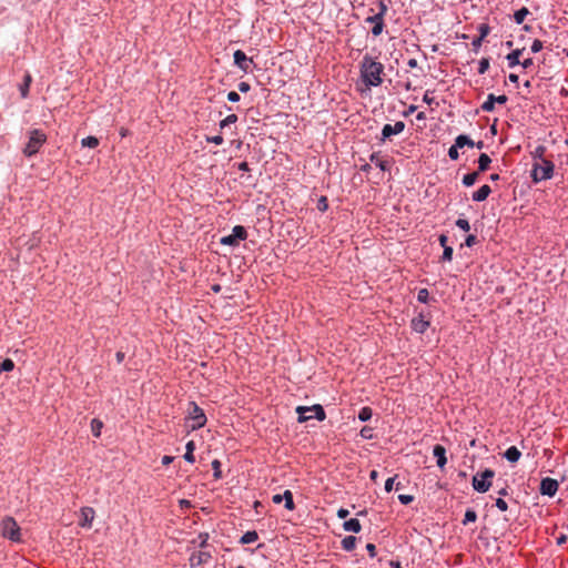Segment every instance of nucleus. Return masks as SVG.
Returning a JSON list of instances; mask_svg holds the SVG:
<instances>
[{
	"instance_id": "nucleus-3",
	"label": "nucleus",
	"mask_w": 568,
	"mask_h": 568,
	"mask_svg": "<svg viewBox=\"0 0 568 568\" xmlns=\"http://www.w3.org/2000/svg\"><path fill=\"white\" fill-rule=\"evenodd\" d=\"M45 141L47 135L44 134V132L38 129L31 130L29 132V141L23 149V154L26 156L34 155L36 153H38L40 148L45 143Z\"/></svg>"
},
{
	"instance_id": "nucleus-38",
	"label": "nucleus",
	"mask_w": 568,
	"mask_h": 568,
	"mask_svg": "<svg viewBox=\"0 0 568 568\" xmlns=\"http://www.w3.org/2000/svg\"><path fill=\"white\" fill-rule=\"evenodd\" d=\"M477 519V514L474 509H467L465 513V517L463 519V524L467 525L468 523H474Z\"/></svg>"
},
{
	"instance_id": "nucleus-7",
	"label": "nucleus",
	"mask_w": 568,
	"mask_h": 568,
	"mask_svg": "<svg viewBox=\"0 0 568 568\" xmlns=\"http://www.w3.org/2000/svg\"><path fill=\"white\" fill-rule=\"evenodd\" d=\"M247 231L244 226L242 225H236L233 227L232 230V234L230 235H226V236H223L221 240H220V243L222 245H227V246H239L240 245V242L241 241H244L247 239Z\"/></svg>"
},
{
	"instance_id": "nucleus-39",
	"label": "nucleus",
	"mask_w": 568,
	"mask_h": 568,
	"mask_svg": "<svg viewBox=\"0 0 568 568\" xmlns=\"http://www.w3.org/2000/svg\"><path fill=\"white\" fill-rule=\"evenodd\" d=\"M359 435L364 438V439H373L374 438V428L371 427V426H364L361 432H359Z\"/></svg>"
},
{
	"instance_id": "nucleus-53",
	"label": "nucleus",
	"mask_w": 568,
	"mask_h": 568,
	"mask_svg": "<svg viewBox=\"0 0 568 568\" xmlns=\"http://www.w3.org/2000/svg\"><path fill=\"white\" fill-rule=\"evenodd\" d=\"M483 41H484V39H481V38H479V37H476V38H474V39H473V41H471V45H473V50H474L475 52H478L479 48H480V47H481V44H483Z\"/></svg>"
},
{
	"instance_id": "nucleus-27",
	"label": "nucleus",
	"mask_w": 568,
	"mask_h": 568,
	"mask_svg": "<svg viewBox=\"0 0 568 568\" xmlns=\"http://www.w3.org/2000/svg\"><path fill=\"white\" fill-rule=\"evenodd\" d=\"M258 539V535L255 530L246 531L240 539L242 545L252 544Z\"/></svg>"
},
{
	"instance_id": "nucleus-57",
	"label": "nucleus",
	"mask_w": 568,
	"mask_h": 568,
	"mask_svg": "<svg viewBox=\"0 0 568 568\" xmlns=\"http://www.w3.org/2000/svg\"><path fill=\"white\" fill-rule=\"evenodd\" d=\"M239 90L242 92V93H246L251 90V85L248 82H240L239 85H237Z\"/></svg>"
},
{
	"instance_id": "nucleus-64",
	"label": "nucleus",
	"mask_w": 568,
	"mask_h": 568,
	"mask_svg": "<svg viewBox=\"0 0 568 568\" xmlns=\"http://www.w3.org/2000/svg\"><path fill=\"white\" fill-rule=\"evenodd\" d=\"M237 169H239L240 171H244V172H248V171L251 170V169H250V166H248V163H247V162H245V161H244V162L239 163Z\"/></svg>"
},
{
	"instance_id": "nucleus-32",
	"label": "nucleus",
	"mask_w": 568,
	"mask_h": 568,
	"mask_svg": "<svg viewBox=\"0 0 568 568\" xmlns=\"http://www.w3.org/2000/svg\"><path fill=\"white\" fill-rule=\"evenodd\" d=\"M372 416H373V410L368 406L362 407L359 413H358V419L361 422H367V420H369L372 418Z\"/></svg>"
},
{
	"instance_id": "nucleus-21",
	"label": "nucleus",
	"mask_w": 568,
	"mask_h": 568,
	"mask_svg": "<svg viewBox=\"0 0 568 568\" xmlns=\"http://www.w3.org/2000/svg\"><path fill=\"white\" fill-rule=\"evenodd\" d=\"M491 163V159L488 154L481 153L478 158V169L477 171L479 173H483L489 169V165Z\"/></svg>"
},
{
	"instance_id": "nucleus-33",
	"label": "nucleus",
	"mask_w": 568,
	"mask_h": 568,
	"mask_svg": "<svg viewBox=\"0 0 568 568\" xmlns=\"http://www.w3.org/2000/svg\"><path fill=\"white\" fill-rule=\"evenodd\" d=\"M481 110L485 112H493L495 110L494 94L487 95V100L481 104Z\"/></svg>"
},
{
	"instance_id": "nucleus-23",
	"label": "nucleus",
	"mask_w": 568,
	"mask_h": 568,
	"mask_svg": "<svg viewBox=\"0 0 568 568\" xmlns=\"http://www.w3.org/2000/svg\"><path fill=\"white\" fill-rule=\"evenodd\" d=\"M356 537L355 536H346L345 538L342 539V548L345 550V551H353L356 547Z\"/></svg>"
},
{
	"instance_id": "nucleus-55",
	"label": "nucleus",
	"mask_w": 568,
	"mask_h": 568,
	"mask_svg": "<svg viewBox=\"0 0 568 568\" xmlns=\"http://www.w3.org/2000/svg\"><path fill=\"white\" fill-rule=\"evenodd\" d=\"M430 91L427 90L423 97V101L425 103H427L428 105H432L433 103H435V99L433 97H430Z\"/></svg>"
},
{
	"instance_id": "nucleus-35",
	"label": "nucleus",
	"mask_w": 568,
	"mask_h": 568,
	"mask_svg": "<svg viewBox=\"0 0 568 568\" xmlns=\"http://www.w3.org/2000/svg\"><path fill=\"white\" fill-rule=\"evenodd\" d=\"M82 146L87 148H97L99 145V140L95 136H87L81 141Z\"/></svg>"
},
{
	"instance_id": "nucleus-8",
	"label": "nucleus",
	"mask_w": 568,
	"mask_h": 568,
	"mask_svg": "<svg viewBox=\"0 0 568 568\" xmlns=\"http://www.w3.org/2000/svg\"><path fill=\"white\" fill-rule=\"evenodd\" d=\"M189 417L192 420L191 428L192 430L200 429L206 424V416L204 410L194 402L190 403V412Z\"/></svg>"
},
{
	"instance_id": "nucleus-24",
	"label": "nucleus",
	"mask_w": 568,
	"mask_h": 568,
	"mask_svg": "<svg viewBox=\"0 0 568 568\" xmlns=\"http://www.w3.org/2000/svg\"><path fill=\"white\" fill-rule=\"evenodd\" d=\"M31 82H32V77L30 75V73H26L24 79H23V83L20 84V87H19L21 97L23 99H26L28 97L29 88H30Z\"/></svg>"
},
{
	"instance_id": "nucleus-41",
	"label": "nucleus",
	"mask_w": 568,
	"mask_h": 568,
	"mask_svg": "<svg viewBox=\"0 0 568 568\" xmlns=\"http://www.w3.org/2000/svg\"><path fill=\"white\" fill-rule=\"evenodd\" d=\"M417 301L419 303H424V304L428 303V301H429V292H428L427 288H420L418 291V293H417Z\"/></svg>"
},
{
	"instance_id": "nucleus-14",
	"label": "nucleus",
	"mask_w": 568,
	"mask_h": 568,
	"mask_svg": "<svg viewBox=\"0 0 568 568\" xmlns=\"http://www.w3.org/2000/svg\"><path fill=\"white\" fill-rule=\"evenodd\" d=\"M376 18H377V16L374 13L372 16H368L365 19L366 23H369L373 26L371 29V32L374 37L381 36L385 28V20L381 18V22H379V20H376Z\"/></svg>"
},
{
	"instance_id": "nucleus-5",
	"label": "nucleus",
	"mask_w": 568,
	"mask_h": 568,
	"mask_svg": "<svg viewBox=\"0 0 568 568\" xmlns=\"http://www.w3.org/2000/svg\"><path fill=\"white\" fill-rule=\"evenodd\" d=\"M495 476V471L493 469H485L480 474H477L473 477V487L478 493H486L489 490L491 486V479Z\"/></svg>"
},
{
	"instance_id": "nucleus-6",
	"label": "nucleus",
	"mask_w": 568,
	"mask_h": 568,
	"mask_svg": "<svg viewBox=\"0 0 568 568\" xmlns=\"http://www.w3.org/2000/svg\"><path fill=\"white\" fill-rule=\"evenodd\" d=\"M1 531L4 538L12 541L21 540L20 527L12 517H6L1 523Z\"/></svg>"
},
{
	"instance_id": "nucleus-61",
	"label": "nucleus",
	"mask_w": 568,
	"mask_h": 568,
	"mask_svg": "<svg viewBox=\"0 0 568 568\" xmlns=\"http://www.w3.org/2000/svg\"><path fill=\"white\" fill-rule=\"evenodd\" d=\"M349 515V511L345 508H339L337 510V517L341 518V519H345L347 518V516Z\"/></svg>"
},
{
	"instance_id": "nucleus-34",
	"label": "nucleus",
	"mask_w": 568,
	"mask_h": 568,
	"mask_svg": "<svg viewBox=\"0 0 568 568\" xmlns=\"http://www.w3.org/2000/svg\"><path fill=\"white\" fill-rule=\"evenodd\" d=\"M388 11L387 4L384 0H378V11L375 13L377 16L376 20L381 21V18L385 20V16Z\"/></svg>"
},
{
	"instance_id": "nucleus-12",
	"label": "nucleus",
	"mask_w": 568,
	"mask_h": 568,
	"mask_svg": "<svg viewBox=\"0 0 568 568\" xmlns=\"http://www.w3.org/2000/svg\"><path fill=\"white\" fill-rule=\"evenodd\" d=\"M430 322L426 320V316L423 313H419L418 316L414 317L410 322V327L414 332L423 334L429 327Z\"/></svg>"
},
{
	"instance_id": "nucleus-26",
	"label": "nucleus",
	"mask_w": 568,
	"mask_h": 568,
	"mask_svg": "<svg viewBox=\"0 0 568 568\" xmlns=\"http://www.w3.org/2000/svg\"><path fill=\"white\" fill-rule=\"evenodd\" d=\"M186 452L184 454V459L187 462V463H191L193 464L195 462V457H194V449H195V444L193 440H190L186 446Z\"/></svg>"
},
{
	"instance_id": "nucleus-62",
	"label": "nucleus",
	"mask_w": 568,
	"mask_h": 568,
	"mask_svg": "<svg viewBox=\"0 0 568 568\" xmlns=\"http://www.w3.org/2000/svg\"><path fill=\"white\" fill-rule=\"evenodd\" d=\"M438 241H439V244H440L442 247L448 246L447 245V242H448V236L447 235L440 234L439 237H438Z\"/></svg>"
},
{
	"instance_id": "nucleus-58",
	"label": "nucleus",
	"mask_w": 568,
	"mask_h": 568,
	"mask_svg": "<svg viewBox=\"0 0 568 568\" xmlns=\"http://www.w3.org/2000/svg\"><path fill=\"white\" fill-rule=\"evenodd\" d=\"M366 550H367L369 557H372V558H374L376 556V554H377L376 552V546L374 544H371V542L366 545Z\"/></svg>"
},
{
	"instance_id": "nucleus-9",
	"label": "nucleus",
	"mask_w": 568,
	"mask_h": 568,
	"mask_svg": "<svg viewBox=\"0 0 568 568\" xmlns=\"http://www.w3.org/2000/svg\"><path fill=\"white\" fill-rule=\"evenodd\" d=\"M558 487L559 484L556 479L546 477L541 479L539 490L541 495L552 497L556 495Z\"/></svg>"
},
{
	"instance_id": "nucleus-60",
	"label": "nucleus",
	"mask_w": 568,
	"mask_h": 568,
	"mask_svg": "<svg viewBox=\"0 0 568 568\" xmlns=\"http://www.w3.org/2000/svg\"><path fill=\"white\" fill-rule=\"evenodd\" d=\"M395 478H396V476H395V477H390V478H388V479L385 481V490H386L387 493L392 491V489H393V485H394V481H395Z\"/></svg>"
},
{
	"instance_id": "nucleus-42",
	"label": "nucleus",
	"mask_w": 568,
	"mask_h": 568,
	"mask_svg": "<svg viewBox=\"0 0 568 568\" xmlns=\"http://www.w3.org/2000/svg\"><path fill=\"white\" fill-rule=\"evenodd\" d=\"M443 248H444V251H443V255H442L440 260L443 262H450L453 260V252H454L453 247L448 245Z\"/></svg>"
},
{
	"instance_id": "nucleus-4",
	"label": "nucleus",
	"mask_w": 568,
	"mask_h": 568,
	"mask_svg": "<svg viewBox=\"0 0 568 568\" xmlns=\"http://www.w3.org/2000/svg\"><path fill=\"white\" fill-rule=\"evenodd\" d=\"M307 412H313L314 417L317 420L322 422L326 418V413H325L323 406L320 404H315L310 407L308 406H298V407H296V413L298 414V417H297L298 423H305L312 418L311 415H306Z\"/></svg>"
},
{
	"instance_id": "nucleus-17",
	"label": "nucleus",
	"mask_w": 568,
	"mask_h": 568,
	"mask_svg": "<svg viewBox=\"0 0 568 568\" xmlns=\"http://www.w3.org/2000/svg\"><path fill=\"white\" fill-rule=\"evenodd\" d=\"M490 193H491L490 186L487 184H484L476 192L473 193L471 199L475 202H483L489 196Z\"/></svg>"
},
{
	"instance_id": "nucleus-16",
	"label": "nucleus",
	"mask_w": 568,
	"mask_h": 568,
	"mask_svg": "<svg viewBox=\"0 0 568 568\" xmlns=\"http://www.w3.org/2000/svg\"><path fill=\"white\" fill-rule=\"evenodd\" d=\"M211 558L210 552L206 551H199L194 552L190 557V565L191 567L200 566L204 562H206Z\"/></svg>"
},
{
	"instance_id": "nucleus-20",
	"label": "nucleus",
	"mask_w": 568,
	"mask_h": 568,
	"mask_svg": "<svg viewBox=\"0 0 568 568\" xmlns=\"http://www.w3.org/2000/svg\"><path fill=\"white\" fill-rule=\"evenodd\" d=\"M521 456L520 450L516 446L507 448L504 453V457L510 463H517Z\"/></svg>"
},
{
	"instance_id": "nucleus-11",
	"label": "nucleus",
	"mask_w": 568,
	"mask_h": 568,
	"mask_svg": "<svg viewBox=\"0 0 568 568\" xmlns=\"http://www.w3.org/2000/svg\"><path fill=\"white\" fill-rule=\"evenodd\" d=\"M405 123L403 121L395 122L394 125L385 124L382 129V138L381 141H385L389 139L392 135L399 134L404 131Z\"/></svg>"
},
{
	"instance_id": "nucleus-40",
	"label": "nucleus",
	"mask_w": 568,
	"mask_h": 568,
	"mask_svg": "<svg viewBox=\"0 0 568 568\" xmlns=\"http://www.w3.org/2000/svg\"><path fill=\"white\" fill-rule=\"evenodd\" d=\"M14 368V363L12 359L10 358H6L1 364H0V374L2 372H11L12 369Z\"/></svg>"
},
{
	"instance_id": "nucleus-13",
	"label": "nucleus",
	"mask_w": 568,
	"mask_h": 568,
	"mask_svg": "<svg viewBox=\"0 0 568 568\" xmlns=\"http://www.w3.org/2000/svg\"><path fill=\"white\" fill-rule=\"evenodd\" d=\"M81 519L79 521V525L83 528H91L92 523L95 517V511L91 507H83L80 510Z\"/></svg>"
},
{
	"instance_id": "nucleus-1",
	"label": "nucleus",
	"mask_w": 568,
	"mask_h": 568,
	"mask_svg": "<svg viewBox=\"0 0 568 568\" xmlns=\"http://www.w3.org/2000/svg\"><path fill=\"white\" fill-rule=\"evenodd\" d=\"M383 63L376 61L369 54H365L361 62V78L367 87H378L383 83Z\"/></svg>"
},
{
	"instance_id": "nucleus-59",
	"label": "nucleus",
	"mask_w": 568,
	"mask_h": 568,
	"mask_svg": "<svg viewBox=\"0 0 568 568\" xmlns=\"http://www.w3.org/2000/svg\"><path fill=\"white\" fill-rule=\"evenodd\" d=\"M507 101H508L507 95H505V94H501V95H495V94H494V102H495V103H498V104H505Z\"/></svg>"
},
{
	"instance_id": "nucleus-31",
	"label": "nucleus",
	"mask_w": 568,
	"mask_h": 568,
	"mask_svg": "<svg viewBox=\"0 0 568 568\" xmlns=\"http://www.w3.org/2000/svg\"><path fill=\"white\" fill-rule=\"evenodd\" d=\"M102 428L103 423L100 419L94 418L91 420V432L94 437H100Z\"/></svg>"
},
{
	"instance_id": "nucleus-56",
	"label": "nucleus",
	"mask_w": 568,
	"mask_h": 568,
	"mask_svg": "<svg viewBox=\"0 0 568 568\" xmlns=\"http://www.w3.org/2000/svg\"><path fill=\"white\" fill-rule=\"evenodd\" d=\"M240 94L235 91H231L227 93V100L230 102H239L240 101Z\"/></svg>"
},
{
	"instance_id": "nucleus-49",
	"label": "nucleus",
	"mask_w": 568,
	"mask_h": 568,
	"mask_svg": "<svg viewBox=\"0 0 568 568\" xmlns=\"http://www.w3.org/2000/svg\"><path fill=\"white\" fill-rule=\"evenodd\" d=\"M542 48H544L542 41H540L539 39H535L532 41V44H531V52L532 53H537V52L541 51Z\"/></svg>"
},
{
	"instance_id": "nucleus-30",
	"label": "nucleus",
	"mask_w": 568,
	"mask_h": 568,
	"mask_svg": "<svg viewBox=\"0 0 568 568\" xmlns=\"http://www.w3.org/2000/svg\"><path fill=\"white\" fill-rule=\"evenodd\" d=\"M479 174L480 173L478 171L465 174L463 178V184L465 186L474 185L476 183L477 179L479 178Z\"/></svg>"
},
{
	"instance_id": "nucleus-19",
	"label": "nucleus",
	"mask_w": 568,
	"mask_h": 568,
	"mask_svg": "<svg viewBox=\"0 0 568 568\" xmlns=\"http://www.w3.org/2000/svg\"><path fill=\"white\" fill-rule=\"evenodd\" d=\"M343 528L346 531H352V532L357 534L361 531L362 525L357 518H351V519L344 521Z\"/></svg>"
},
{
	"instance_id": "nucleus-51",
	"label": "nucleus",
	"mask_w": 568,
	"mask_h": 568,
	"mask_svg": "<svg viewBox=\"0 0 568 568\" xmlns=\"http://www.w3.org/2000/svg\"><path fill=\"white\" fill-rule=\"evenodd\" d=\"M495 505L500 511H506L508 509V505L503 498H497Z\"/></svg>"
},
{
	"instance_id": "nucleus-28",
	"label": "nucleus",
	"mask_w": 568,
	"mask_h": 568,
	"mask_svg": "<svg viewBox=\"0 0 568 568\" xmlns=\"http://www.w3.org/2000/svg\"><path fill=\"white\" fill-rule=\"evenodd\" d=\"M528 14H529V10L526 7H523L519 10L514 12V21L517 24H521Z\"/></svg>"
},
{
	"instance_id": "nucleus-52",
	"label": "nucleus",
	"mask_w": 568,
	"mask_h": 568,
	"mask_svg": "<svg viewBox=\"0 0 568 568\" xmlns=\"http://www.w3.org/2000/svg\"><path fill=\"white\" fill-rule=\"evenodd\" d=\"M476 243H477V236L476 235L469 234V235L466 236V239H465L466 246L471 247Z\"/></svg>"
},
{
	"instance_id": "nucleus-63",
	"label": "nucleus",
	"mask_w": 568,
	"mask_h": 568,
	"mask_svg": "<svg viewBox=\"0 0 568 568\" xmlns=\"http://www.w3.org/2000/svg\"><path fill=\"white\" fill-rule=\"evenodd\" d=\"M524 69H528L534 64V61L531 58L525 59L523 62H520Z\"/></svg>"
},
{
	"instance_id": "nucleus-46",
	"label": "nucleus",
	"mask_w": 568,
	"mask_h": 568,
	"mask_svg": "<svg viewBox=\"0 0 568 568\" xmlns=\"http://www.w3.org/2000/svg\"><path fill=\"white\" fill-rule=\"evenodd\" d=\"M489 69V58H481L479 61L478 73L484 74Z\"/></svg>"
},
{
	"instance_id": "nucleus-22",
	"label": "nucleus",
	"mask_w": 568,
	"mask_h": 568,
	"mask_svg": "<svg viewBox=\"0 0 568 568\" xmlns=\"http://www.w3.org/2000/svg\"><path fill=\"white\" fill-rule=\"evenodd\" d=\"M521 52H523V50L516 49L507 54L506 59L508 60V65L510 68H514V67L520 64L519 58L521 55Z\"/></svg>"
},
{
	"instance_id": "nucleus-47",
	"label": "nucleus",
	"mask_w": 568,
	"mask_h": 568,
	"mask_svg": "<svg viewBox=\"0 0 568 568\" xmlns=\"http://www.w3.org/2000/svg\"><path fill=\"white\" fill-rule=\"evenodd\" d=\"M317 209L321 212H325L328 210V200L326 196L322 195L317 201Z\"/></svg>"
},
{
	"instance_id": "nucleus-45",
	"label": "nucleus",
	"mask_w": 568,
	"mask_h": 568,
	"mask_svg": "<svg viewBox=\"0 0 568 568\" xmlns=\"http://www.w3.org/2000/svg\"><path fill=\"white\" fill-rule=\"evenodd\" d=\"M479 38L484 39L490 33V27L487 23H480L478 27Z\"/></svg>"
},
{
	"instance_id": "nucleus-25",
	"label": "nucleus",
	"mask_w": 568,
	"mask_h": 568,
	"mask_svg": "<svg viewBox=\"0 0 568 568\" xmlns=\"http://www.w3.org/2000/svg\"><path fill=\"white\" fill-rule=\"evenodd\" d=\"M455 141L457 142V146L460 149L465 146L473 148L475 145V142L466 134L458 135Z\"/></svg>"
},
{
	"instance_id": "nucleus-43",
	"label": "nucleus",
	"mask_w": 568,
	"mask_h": 568,
	"mask_svg": "<svg viewBox=\"0 0 568 568\" xmlns=\"http://www.w3.org/2000/svg\"><path fill=\"white\" fill-rule=\"evenodd\" d=\"M237 121V115L236 114H229L225 119H223L221 122H220V128L223 129L225 126H227L229 124H232V123H235Z\"/></svg>"
},
{
	"instance_id": "nucleus-36",
	"label": "nucleus",
	"mask_w": 568,
	"mask_h": 568,
	"mask_svg": "<svg viewBox=\"0 0 568 568\" xmlns=\"http://www.w3.org/2000/svg\"><path fill=\"white\" fill-rule=\"evenodd\" d=\"M211 465H212V469H213V477L215 479H221L222 478L221 462L219 459H214Z\"/></svg>"
},
{
	"instance_id": "nucleus-2",
	"label": "nucleus",
	"mask_w": 568,
	"mask_h": 568,
	"mask_svg": "<svg viewBox=\"0 0 568 568\" xmlns=\"http://www.w3.org/2000/svg\"><path fill=\"white\" fill-rule=\"evenodd\" d=\"M555 164L548 159H542L541 162H536L532 165L531 178L534 182L549 180L554 175Z\"/></svg>"
},
{
	"instance_id": "nucleus-48",
	"label": "nucleus",
	"mask_w": 568,
	"mask_h": 568,
	"mask_svg": "<svg viewBox=\"0 0 568 568\" xmlns=\"http://www.w3.org/2000/svg\"><path fill=\"white\" fill-rule=\"evenodd\" d=\"M456 226H458L460 230L468 232L470 230L469 222L466 219H458L456 221Z\"/></svg>"
},
{
	"instance_id": "nucleus-15",
	"label": "nucleus",
	"mask_w": 568,
	"mask_h": 568,
	"mask_svg": "<svg viewBox=\"0 0 568 568\" xmlns=\"http://www.w3.org/2000/svg\"><path fill=\"white\" fill-rule=\"evenodd\" d=\"M433 455L437 459V466L444 468L447 464L446 448L442 445H435L433 448Z\"/></svg>"
},
{
	"instance_id": "nucleus-44",
	"label": "nucleus",
	"mask_w": 568,
	"mask_h": 568,
	"mask_svg": "<svg viewBox=\"0 0 568 568\" xmlns=\"http://www.w3.org/2000/svg\"><path fill=\"white\" fill-rule=\"evenodd\" d=\"M458 149H460V148L457 146V142L455 141V144H453L448 149V156H449L450 160H453V161L458 160V158H459Z\"/></svg>"
},
{
	"instance_id": "nucleus-10",
	"label": "nucleus",
	"mask_w": 568,
	"mask_h": 568,
	"mask_svg": "<svg viewBox=\"0 0 568 568\" xmlns=\"http://www.w3.org/2000/svg\"><path fill=\"white\" fill-rule=\"evenodd\" d=\"M234 64L241 69L243 72H248L251 64H253V59L247 58L245 52L242 50H236L233 54Z\"/></svg>"
},
{
	"instance_id": "nucleus-50",
	"label": "nucleus",
	"mask_w": 568,
	"mask_h": 568,
	"mask_svg": "<svg viewBox=\"0 0 568 568\" xmlns=\"http://www.w3.org/2000/svg\"><path fill=\"white\" fill-rule=\"evenodd\" d=\"M223 136L222 135H214V136H206V142L214 143L216 145H220L223 143Z\"/></svg>"
},
{
	"instance_id": "nucleus-18",
	"label": "nucleus",
	"mask_w": 568,
	"mask_h": 568,
	"mask_svg": "<svg viewBox=\"0 0 568 568\" xmlns=\"http://www.w3.org/2000/svg\"><path fill=\"white\" fill-rule=\"evenodd\" d=\"M369 160H371V162L375 163L376 166H378L382 171H389L390 170L389 162L386 161V160H381L378 152H373L371 154V156H369Z\"/></svg>"
},
{
	"instance_id": "nucleus-29",
	"label": "nucleus",
	"mask_w": 568,
	"mask_h": 568,
	"mask_svg": "<svg viewBox=\"0 0 568 568\" xmlns=\"http://www.w3.org/2000/svg\"><path fill=\"white\" fill-rule=\"evenodd\" d=\"M283 497H284V499H283V500H285V505H284V507H285L287 510H290V511L294 510V509H295V503H294V499H293V494H292V491H291V490H288V489H286V490L283 493Z\"/></svg>"
},
{
	"instance_id": "nucleus-54",
	"label": "nucleus",
	"mask_w": 568,
	"mask_h": 568,
	"mask_svg": "<svg viewBox=\"0 0 568 568\" xmlns=\"http://www.w3.org/2000/svg\"><path fill=\"white\" fill-rule=\"evenodd\" d=\"M398 500L403 505H408V504H410L414 500V496H412V495H399L398 496Z\"/></svg>"
},
{
	"instance_id": "nucleus-37",
	"label": "nucleus",
	"mask_w": 568,
	"mask_h": 568,
	"mask_svg": "<svg viewBox=\"0 0 568 568\" xmlns=\"http://www.w3.org/2000/svg\"><path fill=\"white\" fill-rule=\"evenodd\" d=\"M547 149L545 145H538L535 151L531 153L532 154V158L535 160H540V162L542 161V159H546L545 158V153H546Z\"/></svg>"
}]
</instances>
